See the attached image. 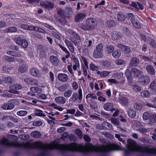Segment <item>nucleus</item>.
<instances>
[{
	"mask_svg": "<svg viewBox=\"0 0 156 156\" xmlns=\"http://www.w3.org/2000/svg\"><path fill=\"white\" fill-rule=\"evenodd\" d=\"M68 86L67 84H64L60 86L58 88V90L61 91H64L68 89Z\"/></svg>",
	"mask_w": 156,
	"mask_h": 156,
	"instance_id": "nucleus-43",
	"label": "nucleus"
},
{
	"mask_svg": "<svg viewBox=\"0 0 156 156\" xmlns=\"http://www.w3.org/2000/svg\"><path fill=\"white\" fill-rule=\"evenodd\" d=\"M132 87V89L135 92H140L141 90V87L137 85L133 84H129Z\"/></svg>",
	"mask_w": 156,
	"mask_h": 156,
	"instance_id": "nucleus-29",
	"label": "nucleus"
},
{
	"mask_svg": "<svg viewBox=\"0 0 156 156\" xmlns=\"http://www.w3.org/2000/svg\"><path fill=\"white\" fill-rule=\"evenodd\" d=\"M19 102L16 99H12L8 101L7 103L8 110H11L14 107L15 105H18Z\"/></svg>",
	"mask_w": 156,
	"mask_h": 156,
	"instance_id": "nucleus-9",
	"label": "nucleus"
},
{
	"mask_svg": "<svg viewBox=\"0 0 156 156\" xmlns=\"http://www.w3.org/2000/svg\"><path fill=\"white\" fill-rule=\"evenodd\" d=\"M52 35L56 39L60 40L61 39L60 35L55 31H52Z\"/></svg>",
	"mask_w": 156,
	"mask_h": 156,
	"instance_id": "nucleus-60",
	"label": "nucleus"
},
{
	"mask_svg": "<svg viewBox=\"0 0 156 156\" xmlns=\"http://www.w3.org/2000/svg\"><path fill=\"white\" fill-rule=\"evenodd\" d=\"M60 61L58 57L57 56L54 55H51L50 56L49 61L53 66H58L59 63Z\"/></svg>",
	"mask_w": 156,
	"mask_h": 156,
	"instance_id": "nucleus-11",
	"label": "nucleus"
},
{
	"mask_svg": "<svg viewBox=\"0 0 156 156\" xmlns=\"http://www.w3.org/2000/svg\"><path fill=\"white\" fill-rule=\"evenodd\" d=\"M90 69L93 71H97L98 69V67L95 66L94 64H91L90 66Z\"/></svg>",
	"mask_w": 156,
	"mask_h": 156,
	"instance_id": "nucleus-55",
	"label": "nucleus"
},
{
	"mask_svg": "<svg viewBox=\"0 0 156 156\" xmlns=\"http://www.w3.org/2000/svg\"><path fill=\"white\" fill-rule=\"evenodd\" d=\"M125 74L126 75V76L127 77V80L128 81L130 84H131L132 82V78L130 74V72L129 70V69H127L126 70L125 72Z\"/></svg>",
	"mask_w": 156,
	"mask_h": 156,
	"instance_id": "nucleus-33",
	"label": "nucleus"
},
{
	"mask_svg": "<svg viewBox=\"0 0 156 156\" xmlns=\"http://www.w3.org/2000/svg\"><path fill=\"white\" fill-rule=\"evenodd\" d=\"M121 51L119 50H116L114 51L112 54V56L115 58H118L121 55Z\"/></svg>",
	"mask_w": 156,
	"mask_h": 156,
	"instance_id": "nucleus-37",
	"label": "nucleus"
},
{
	"mask_svg": "<svg viewBox=\"0 0 156 156\" xmlns=\"http://www.w3.org/2000/svg\"><path fill=\"white\" fill-rule=\"evenodd\" d=\"M23 40V39L18 37H16L13 39L16 43L19 45H20L22 44Z\"/></svg>",
	"mask_w": 156,
	"mask_h": 156,
	"instance_id": "nucleus-38",
	"label": "nucleus"
},
{
	"mask_svg": "<svg viewBox=\"0 0 156 156\" xmlns=\"http://www.w3.org/2000/svg\"><path fill=\"white\" fill-rule=\"evenodd\" d=\"M106 24L108 27H111L115 25V22L113 20H110L107 22Z\"/></svg>",
	"mask_w": 156,
	"mask_h": 156,
	"instance_id": "nucleus-51",
	"label": "nucleus"
},
{
	"mask_svg": "<svg viewBox=\"0 0 156 156\" xmlns=\"http://www.w3.org/2000/svg\"><path fill=\"white\" fill-rule=\"evenodd\" d=\"M86 15L82 13L77 14L75 17V21L78 22L83 20L86 17Z\"/></svg>",
	"mask_w": 156,
	"mask_h": 156,
	"instance_id": "nucleus-18",
	"label": "nucleus"
},
{
	"mask_svg": "<svg viewBox=\"0 0 156 156\" xmlns=\"http://www.w3.org/2000/svg\"><path fill=\"white\" fill-rule=\"evenodd\" d=\"M103 45L101 44H99L97 45L93 53V57L97 58H102L103 56Z\"/></svg>",
	"mask_w": 156,
	"mask_h": 156,
	"instance_id": "nucleus-3",
	"label": "nucleus"
},
{
	"mask_svg": "<svg viewBox=\"0 0 156 156\" xmlns=\"http://www.w3.org/2000/svg\"><path fill=\"white\" fill-rule=\"evenodd\" d=\"M117 18L119 20L123 21L125 19V17L124 14L122 12H119L117 14Z\"/></svg>",
	"mask_w": 156,
	"mask_h": 156,
	"instance_id": "nucleus-35",
	"label": "nucleus"
},
{
	"mask_svg": "<svg viewBox=\"0 0 156 156\" xmlns=\"http://www.w3.org/2000/svg\"><path fill=\"white\" fill-rule=\"evenodd\" d=\"M138 81L139 83L142 85L148 84L150 82L149 77L147 76H143L139 77Z\"/></svg>",
	"mask_w": 156,
	"mask_h": 156,
	"instance_id": "nucleus-5",
	"label": "nucleus"
},
{
	"mask_svg": "<svg viewBox=\"0 0 156 156\" xmlns=\"http://www.w3.org/2000/svg\"><path fill=\"white\" fill-rule=\"evenodd\" d=\"M127 148L130 151H137L150 154H156V148L150 149L146 147H142L136 145V142L133 140L129 139Z\"/></svg>",
	"mask_w": 156,
	"mask_h": 156,
	"instance_id": "nucleus-1",
	"label": "nucleus"
},
{
	"mask_svg": "<svg viewBox=\"0 0 156 156\" xmlns=\"http://www.w3.org/2000/svg\"><path fill=\"white\" fill-rule=\"evenodd\" d=\"M28 69L27 66L25 64H23L20 66L18 68V71L21 73L26 72Z\"/></svg>",
	"mask_w": 156,
	"mask_h": 156,
	"instance_id": "nucleus-28",
	"label": "nucleus"
},
{
	"mask_svg": "<svg viewBox=\"0 0 156 156\" xmlns=\"http://www.w3.org/2000/svg\"><path fill=\"white\" fill-rule=\"evenodd\" d=\"M119 103L122 105L127 106L129 104V103L127 99L124 97H121L119 99Z\"/></svg>",
	"mask_w": 156,
	"mask_h": 156,
	"instance_id": "nucleus-25",
	"label": "nucleus"
},
{
	"mask_svg": "<svg viewBox=\"0 0 156 156\" xmlns=\"http://www.w3.org/2000/svg\"><path fill=\"white\" fill-rule=\"evenodd\" d=\"M115 62L117 65H121L124 64L125 62L122 59H118L115 60Z\"/></svg>",
	"mask_w": 156,
	"mask_h": 156,
	"instance_id": "nucleus-63",
	"label": "nucleus"
},
{
	"mask_svg": "<svg viewBox=\"0 0 156 156\" xmlns=\"http://www.w3.org/2000/svg\"><path fill=\"white\" fill-rule=\"evenodd\" d=\"M141 95L143 97L148 98L150 96V93L147 90H145L142 92Z\"/></svg>",
	"mask_w": 156,
	"mask_h": 156,
	"instance_id": "nucleus-45",
	"label": "nucleus"
},
{
	"mask_svg": "<svg viewBox=\"0 0 156 156\" xmlns=\"http://www.w3.org/2000/svg\"><path fill=\"white\" fill-rule=\"evenodd\" d=\"M21 53H22V52H21L20 51L17 52L13 51H8L7 52V53L8 55L18 57H20L21 56Z\"/></svg>",
	"mask_w": 156,
	"mask_h": 156,
	"instance_id": "nucleus-21",
	"label": "nucleus"
},
{
	"mask_svg": "<svg viewBox=\"0 0 156 156\" xmlns=\"http://www.w3.org/2000/svg\"><path fill=\"white\" fill-rule=\"evenodd\" d=\"M123 76V73H117L112 75V77L117 79L121 78Z\"/></svg>",
	"mask_w": 156,
	"mask_h": 156,
	"instance_id": "nucleus-49",
	"label": "nucleus"
},
{
	"mask_svg": "<svg viewBox=\"0 0 156 156\" xmlns=\"http://www.w3.org/2000/svg\"><path fill=\"white\" fill-rule=\"evenodd\" d=\"M72 57L73 60V62L75 63V65H76L77 66H79V65H80L78 58H76L74 55H72Z\"/></svg>",
	"mask_w": 156,
	"mask_h": 156,
	"instance_id": "nucleus-58",
	"label": "nucleus"
},
{
	"mask_svg": "<svg viewBox=\"0 0 156 156\" xmlns=\"http://www.w3.org/2000/svg\"><path fill=\"white\" fill-rule=\"evenodd\" d=\"M127 114L131 118H134L136 115V112L133 109L129 108L127 111Z\"/></svg>",
	"mask_w": 156,
	"mask_h": 156,
	"instance_id": "nucleus-27",
	"label": "nucleus"
},
{
	"mask_svg": "<svg viewBox=\"0 0 156 156\" xmlns=\"http://www.w3.org/2000/svg\"><path fill=\"white\" fill-rule=\"evenodd\" d=\"M55 101L56 103L60 105L63 104L66 102V99L65 98L62 96L56 98Z\"/></svg>",
	"mask_w": 156,
	"mask_h": 156,
	"instance_id": "nucleus-17",
	"label": "nucleus"
},
{
	"mask_svg": "<svg viewBox=\"0 0 156 156\" xmlns=\"http://www.w3.org/2000/svg\"><path fill=\"white\" fill-rule=\"evenodd\" d=\"M131 6L136 8L139 10V9L142 10L144 9V7L143 5L137 2H132L131 4Z\"/></svg>",
	"mask_w": 156,
	"mask_h": 156,
	"instance_id": "nucleus-23",
	"label": "nucleus"
},
{
	"mask_svg": "<svg viewBox=\"0 0 156 156\" xmlns=\"http://www.w3.org/2000/svg\"><path fill=\"white\" fill-rule=\"evenodd\" d=\"M58 78L59 81L62 82L66 81L68 79V76L64 73H59Z\"/></svg>",
	"mask_w": 156,
	"mask_h": 156,
	"instance_id": "nucleus-15",
	"label": "nucleus"
},
{
	"mask_svg": "<svg viewBox=\"0 0 156 156\" xmlns=\"http://www.w3.org/2000/svg\"><path fill=\"white\" fill-rule=\"evenodd\" d=\"M41 5L46 9L51 10L54 8L55 4L51 2H42L41 3Z\"/></svg>",
	"mask_w": 156,
	"mask_h": 156,
	"instance_id": "nucleus-8",
	"label": "nucleus"
},
{
	"mask_svg": "<svg viewBox=\"0 0 156 156\" xmlns=\"http://www.w3.org/2000/svg\"><path fill=\"white\" fill-rule=\"evenodd\" d=\"M5 33H15L17 31V28L15 27H9L4 30Z\"/></svg>",
	"mask_w": 156,
	"mask_h": 156,
	"instance_id": "nucleus-26",
	"label": "nucleus"
},
{
	"mask_svg": "<svg viewBox=\"0 0 156 156\" xmlns=\"http://www.w3.org/2000/svg\"><path fill=\"white\" fill-rule=\"evenodd\" d=\"M72 87L74 90H77L78 87V85L76 82L74 81L72 83Z\"/></svg>",
	"mask_w": 156,
	"mask_h": 156,
	"instance_id": "nucleus-59",
	"label": "nucleus"
},
{
	"mask_svg": "<svg viewBox=\"0 0 156 156\" xmlns=\"http://www.w3.org/2000/svg\"><path fill=\"white\" fill-rule=\"evenodd\" d=\"M35 29L34 30L35 31H38L40 32L43 33L45 32V31L41 28L38 27H35Z\"/></svg>",
	"mask_w": 156,
	"mask_h": 156,
	"instance_id": "nucleus-62",
	"label": "nucleus"
},
{
	"mask_svg": "<svg viewBox=\"0 0 156 156\" xmlns=\"http://www.w3.org/2000/svg\"><path fill=\"white\" fill-rule=\"evenodd\" d=\"M131 75L134 78L138 77L141 73L140 70L136 68H134L131 70Z\"/></svg>",
	"mask_w": 156,
	"mask_h": 156,
	"instance_id": "nucleus-14",
	"label": "nucleus"
},
{
	"mask_svg": "<svg viewBox=\"0 0 156 156\" xmlns=\"http://www.w3.org/2000/svg\"><path fill=\"white\" fill-rule=\"evenodd\" d=\"M22 86L20 84H14L9 87L10 90H9V92L10 93L18 94H19V92L18 91L15 90H14L20 89L22 88Z\"/></svg>",
	"mask_w": 156,
	"mask_h": 156,
	"instance_id": "nucleus-7",
	"label": "nucleus"
},
{
	"mask_svg": "<svg viewBox=\"0 0 156 156\" xmlns=\"http://www.w3.org/2000/svg\"><path fill=\"white\" fill-rule=\"evenodd\" d=\"M5 81L9 83H12L14 82V80L10 77H7L5 79Z\"/></svg>",
	"mask_w": 156,
	"mask_h": 156,
	"instance_id": "nucleus-56",
	"label": "nucleus"
},
{
	"mask_svg": "<svg viewBox=\"0 0 156 156\" xmlns=\"http://www.w3.org/2000/svg\"><path fill=\"white\" fill-rule=\"evenodd\" d=\"M21 45L22 46L23 48H26L27 47L28 45V42L26 40L23 39Z\"/></svg>",
	"mask_w": 156,
	"mask_h": 156,
	"instance_id": "nucleus-54",
	"label": "nucleus"
},
{
	"mask_svg": "<svg viewBox=\"0 0 156 156\" xmlns=\"http://www.w3.org/2000/svg\"><path fill=\"white\" fill-rule=\"evenodd\" d=\"M72 90H67L64 93V96L66 98H68L72 95Z\"/></svg>",
	"mask_w": 156,
	"mask_h": 156,
	"instance_id": "nucleus-34",
	"label": "nucleus"
},
{
	"mask_svg": "<svg viewBox=\"0 0 156 156\" xmlns=\"http://www.w3.org/2000/svg\"><path fill=\"white\" fill-rule=\"evenodd\" d=\"M115 137L118 138L119 141H121L123 143L125 144L126 143V141L124 139L120 137V135L119 134H116Z\"/></svg>",
	"mask_w": 156,
	"mask_h": 156,
	"instance_id": "nucleus-61",
	"label": "nucleus"
},
{
	"mask_svg": "<svg viewBox=\"0 0 156 156\" xmlns=\"http://www.w3.org/2000/svg\"><path fill=\"white\" fill-rule=\"evenodd\" d=\"M102 125L103 127H105L109 130H111L113 129L112 126L111 124L107 122H104L102 123Z\"/></svg>",
	"mask_w": 156,
	"mask_h": 156,
	"instance_id": "nucleus-30",
	"label": "nucleus"
},
{
	"mask_svg": "<svg viewBox=\"0 0 156 156\" xmlns=\"http://www.w3.org/2000/svg\"><path fill=\"white\" fill-rule=\"evenodd\" d=\"M35 115H36L42 117H45V115L43 113V111L40 110H37L36 111V112L35 113Z\"/></svg>",
	"mask_w": 156,
	"mask_h": 156,
	"instance_id": "nucleus-47",
	"label": "nucleus"
},
{
	"mask_svg": "<svg viewBox=\"0 0 156 156\" xmlns=\"http://www.w3.org/2000/svg\"><path fill=\"white\" fill-rule=\"evenodd\" d=\"M37 98L39 99H45L47 98V96L44 94H41L37 95Z\"/></svg>",
	"mask_w": 156,
	"mask_h": 156,
	"instance_id": "nucleus-64",
	"label": "nucleus"
},
{
	"mask_svg": "<svg viewBox=\"0 0 156 156\" xmlns=\"http://www.w3.org/2000/svg\"><path fill=\"white\" fill-rule=\"evenodd\" d=\"M134 108L137 111L141 110L142 109V106L140 104L137 103H135L133 105Z\"/></svg>",
	"mask_w": 156,
	"mask_h": 156,
	"instance_id": "nucleus-39",
	"label": "nucleus"
},
{
	"mask_svg": "<svg viewBox=\"0 0 156 156\" xmlns=\"http://www.w3.org/2000/svg\"><path fill=\"white\" fill-rule=\"evenodd\" d=\"M75 133L76 134L79 138H81L82 137L83 134L82 131L80 129H77L75 130Z\"/></svg>",
	"mask_w": 156,
	"mask_h": 156,
	"instance_id": "nucleus-46",
	"label": "nucleus"
},
{
	"mask_svg": "<svg viewBox=\"0 0 156 156\" xmlns=\"http://www.w3.org/2000/svg\"><path fill=\"white\" fill-rule=\"evenodd\" d=\"M30 92H27V94L34 96L35 95V93H41L42 91V89L38 87H32L30 88Z\"/></svg>",
	"mask_w": 156,
	"mask_h": 156,
	"instance_id": "nucleus-6",
	"label": "nucleus"
},
{
	"mask_svg": "<svg viewBox=\"0 0 156 156\" xmlns=\"http://www.w3.org/2000/svg\"><path fill=\"white\" fill-rule=\"evenodd\" d=\"M111 121L112 123L116 126L119 125V122L115 118H112L111 119Z\"/></svg>",
	"mask_w": 156,
	"mask_h": 156,
	"instance_id": "nucleus-52",
	"label": "nucleus"
},
{
	"mask_svg": "<svg viewBox=\"0 0 156 156\" xmlns=\"http://www.w3.org/2000/svg\"><path fill=\"white\" fill-rule=\"evenodd\" d=\"M78 98V94L76 93H73L71 98L73 102L76 101Z\"/></svg>",
	"mask_w": 156,
	"mask_h": 156,
	"instance_id": "nucleus-53",
	"label": "nucleus"
},
{
	"mask_svg": "<svg viewBox=\"0 0 156 156\" xmlns=\"http://www.w3.org/2000/svg\"><path fill=\"white\" fill-rule=\"evenodd\" d=\"M139 63V59L137 58L133 57L131 59L129 65L131 66H136Z\"/></svg>",
	"mask_w": 156,
	"mask_h": 156,
	"instance_id": "nucleus-19",
	"label": "nucleus"
},
{
	"mask_svg": "<svg viewBox=\"0 0 156 156\" xmlns=\"http://www.w3.org/2000/svg\"><path fill=\"white\" fill-rule=\"evenodd\" d=\"M113 107V104L111 102L107 103L103 106V108L106 111H111Z\"/></svg>",
	"mask_w": 156,
	"mask_h": 156,
	"instance_id": "nucleus-24",
	"label": "nucleus"
},
{
	"mask_svg": "<svg viewBox=\"0 0 156 156\" xmlns=\"http://www.w3.org/2000/svg\"><path fill=\"white\" fill-rule=\"evenodd\" d=\"M118 46L126 53L129 54L131 51V49L121 44H118Z\"/></svg>",
	"mask_w": 156,
	"mask_h": 156,
	"instance_id": "nucleus-22",
	"label": "nucleus"
},
{
	"mask_svg": "<svg viewBox=\"0 0 156 156\" xmlns=\"http://www.w3.org/2000/svg\"><path fill=\"white\" fill-rule=\"evenodd\" d=\"M132 23L136 28L139 29L141 27L140 23L136 20H132Z\"/></svg>",
	"mask_w": 156,
	"mask_h": 156,
	"instance_id": "nucleus-40",
	"label": "nucleus"
},
{
	"mask_svg": "<svg viewBox=\"0 0 156 156\" xmlns=\"http://www.w3.org/2000/svg\"><path fill=\"white\" fill-rule=\"evenodd\" d=\"M112 39L118 40L121 37L120 33L117 32L113 33L112 34Z\"/></svg>",
	"mask_w": 156,
	"mask_h": 156,
	"instance_id": "nucleus-32",
	"label": "nucleus"
},
{
	"mask_svg": "<svg viewBox=\"0 0 156 156\" xmlns=\"http://www.w3.org/2000/svg\"><path fill=\"white\" fill-rule=\"evenodd\" d=\"M91 98L93 99H97V97L94 94L90 93L88 94L86 96V98L88 100L90 98Z\"/></svg>",
	"mask_w": 156,
	"mask_h": 156,
	"instance_id": "nucleus-44",
	"label": "nucleus"
},
{
	"mask_svg": "<svg viewBox=\"0 0 156 156\" xmlns=\"http://www.w3.org/2000/svg\"><path fill=\"white\" fill-rule=\"evenodd\" d=\"M0 144L7 146L19 147V142H9L6 139H3L0 140Z\"/></svg>",
	"mask_w": 156,
	"mask_h": 156,
	"instance_id": "nucleus-4",
	"label": "nucleus"
},
{
	"mask_svg": "<svg viewBox=\"0 0 156 156\" xmlns=\"http://www.w3.org/2000/svg\"><path fill=\"white\" fill-rule=\"evenodd\" d=\"M28 114V112L26 111L21 110L17 112V114L20 116H24Z\"/></svg>",
	"mask_w": 156,
	"mask_h": 156,
	"instance_id": "nucleus-41",
	"label": "nucleus"
},
{
	"mask_svg": "<svg viewBox=\"0 0 156 156\" xmlns=\"http://www.w3.org/2000/svg\"><path fill=\"white\" fill-rule=\"evenodd\" d=\"M5 58L6 61L9 62H13L14 61L15 59V58L14 57L8 56H6Z\"/></svg>",
	"mask_w": 156,
	"mask_h": 156,
	"instance_id": "nucleus-50",
	"label": "nucleus"
},
{
	"mask_svg": "<svg viewBox=\"0 0 156 156\" xmlns=\"http://www.w3.org/2000/svg\"><path fill=\"white\" fill-rule=\"evenodd\" d=\"M146 69L149 74L151 75H154L155 71L154 67L151 65H148L146 67Z\"/></svg>",
	"mask_w": 156,
	"mask_h": 156,
	"instance_id": "nucleus-13",
	"label": "nucleus"
},
{
	"mask_svg": "<svg viewBox=\"0 0 156 156\" xmlns=\"http://www.w3.org/2000/svg\"><path fill=\"white\" fill-rule=\"evenodd\" d=\"M98 104L95 101H92L90 104V107L91 108L96 109L98 107Z\"/></svg>",
	"mask_w": 156,
	"mask_h": 156,
	"instance_id": "nucleus-42",
	"label": "nucleus"
},
{
	"mask_svg": "<svg viewBox=\"0 0 156 156\" xmlns=\"http://www.w3.org/2000/svg\"><path fill=\"white\" fill-rule=\"evenodd\" d=\"M31 136L34 138H39L41 136V134L38 131H34L32 132L31 133Z\"/></svg>",
	"mask_w": 156,
	"mask_h": 156,
	"instance_id": "nucleus-36",
	"label": "nucleus"
},
{
	"mask_svg": "<svg viewBox=\"0 0 156 156\" xmlns=\"http://www.w3.org/2000/svg\"><path fill=\"white\" fill-rule=\"evenodd\" d=\"M42 122L41 121H37L34 122L33 123V125L34 126H39L42 125Z\"/></svg>",
	"mask_w": 156,
	"mask_h": 156,
	"instance_id": "nucleus-57",
	"label": "nucleus"
},
{
	"mask_svg": "<svg viewBox=\"0 0 156 156\" xmlns=\"http://www.w3.org/2000/svg\"><path fill=\"white\" fill-rule=\"evenodd\" d=\"M86 24H83L81 28L84 30H93L95 28L96 25V20L93 18L87 19L86 20Z\"/></svg>",
	"mask_w": 156,
	"mask_h": 156,
	"instance_id": "nucleus-2",
	"label": "nucleus"
},
{
	"mask_svg": "<svg viewBox=\"0 0 156 156\" xmlns=\"http://www.w3.org/2000/svg\"><path fill=\"white\" fill-rule=\"evenodd\" d=\"M65 10L60 9L57 11V13L61 16L65 17Z\"/></svg>",
	"mask_w": 156,
	"mask_h": 156,
	"instance_id": "nucleus-48",
	"label": "nucleus"
},
{
	"mask_svg": "<svg viewBox=\"0 0 156 156\" xmlns=\"http://www.w3.org/2000/svg\"><path fill=\"white\" fill-rule=\"evenodd\" d=\"M73 14L72 9L71 8H67L65 9V17L70 18Z\"/></svg>",
	"mask_w": 156,
	"mask_h": 156,
	"instance_id": "nucleus-20",
	"label": "nucleus"
},
{
	"mask_svg": "<svg viewBox=\"0 0 156 156\" xmlns=\"http://www.w3.org/2000/svg\"><path fill=\"white\" fill-rule=\"evenodd\" d=\"M115 47L112 45H107L106 46L105 51L109 54L111 53L114 50Z\"/></svg>",
	"mask_w": 156,
	"mask_h": 156,
	"instance_id": "nucleus-31",
	"label": "nucleus"
},
{
	"mask_svg": "<svg viewBox=\"0 0 156 156\" xmlns=\"http://www.w3.org/2000/svg\"><path fill=\"white\" fill-rule=\"evenodd\" d=\"M38 49L39 52V56L41 58L46 57L47 55L46 51L47 49L44 48L41 45H39L38 46Z\"/></svg>",
	"mask_w": 156,
	"mask_h": 156,
	"instance_id": "nucleus-10",
	"label": "nucleus"
},
{
	"mask_svg": "<svg viewBox=\"0 0 156 156\" xmlns=\"http://www.w3.org/2000/svg\"><path fill=\"white\" fill-rule=\"evenodd\" d=\"M65 43L70 51L72 53L74 52V49L71 42L69 40L66 39L65 41Z\"/></svg>",
	"mask_w": 156,
	"mask_h": 156,
	"instance_id": "nucleus-16",
	"label": "nucleus"
},
{
	"mask_svg": "<svg viewBox=\"0 0 156 156\" xmlns=\"http://www.w3.org/2000/svg\"><path fill=\"white\" fill-rule=\"evenodd\" d=\"M30 74L34 76L40 77L41 76V74L39 71L35 68H32L30 70Z\"/></svg>",
	"mask_w": 156,
	"mask_h": 156,
	"instance_id": "nucleus-12",
	"label": "nucleus"
}]
</instances>
